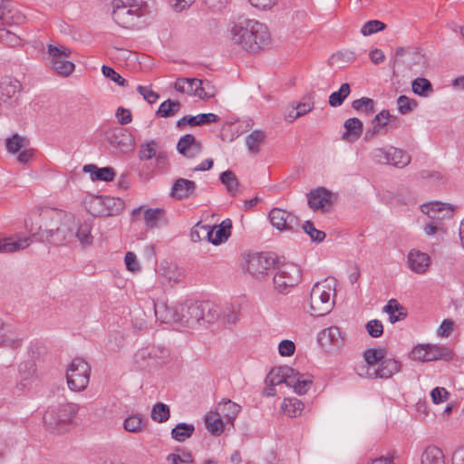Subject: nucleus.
Listing matches in <instances>:
<instances>
[{
  "instance_id": "obj_44",
  "label": "nucleus",
  "mask_w": 464,
  "mask_h": 464,
  "mask_svg": "<svg viewBox=\"0 0 464 464\" xmlns=\"http://www.w3.org/2000/svg\"><path fill=\"white\" fill-rule=\"evenodd\" d=\"M219 179L221 183L225 185L227 192L230 195L235 196L237 194L240 184L237 176L232 170L227 169L223 171L219 176Z\"/></svg>"
},
{
  "instance_id": "obj_28",
  "label": "nucleus",
  "mask_w": 464,
  "mask_h": 464,
  "mask_svg": "<svg viewBox=\"0 0 464 464\" xmlns=\"http://www.w3.org/2000/svg\"><path fill=\"white\" fill-rule=\"evenodd\" d=\"M177 150L187 158L196 157L201 150V144L196 140L192 134H186L179 138Z\"/></svg>"
},
{
  "instance_id": "obj_18",
  "label": "nucleus",
  "mask_w": 464,
  "mask_h": 464,
  "mask_svg": "<svg viewBox=\"0 0 464 464\" xmlns=\"http://www.w3.org/2000/svg\"><path fill=\"white\" fill-rule=\"evenodd\" d=\"M105 139L110 144L121 151L126 152L132 147V139L124 129L114 127L105 132Z\"/></svg>"
},
{
  "instance_id": "obj_11",
  "label": "nucleus",
  "mask_w": 464,
  "mask_h": 464,
  "mask_svg": "<svg viewBox=\"0 0 464 464\" xmlns=\"http://www.w3.org/2000/svg\"><path fill=\"white\" fill-rule=\"evenodd\" d=\"M279 258L274 252H261L252 255L247 261V270L254 276L263 275L265 271L276 268Z\"/></svg>"
},
{
  "instance_id": "obj_19",
  "label": "nucleus",
  "mask_w": 464,
  "mask_h": 464,
  "mask_svg": "<svg viewBox=\"0 0 464 464\" xmlns=\"http://www.w3.org/2000/svg\"><path fill=\"white\" fill-rule=\"evenodd\" d=\"M153 309L157 321L164 324H178L179 314V304L169 306L165 302H154Z\"/></svg>"
},
{
  "instance_id": "obj_22",
  "label": "nucleus",
  "mask_w": 464,
  "mask_h": 464,
  "mask_svg": "<svg viewBox=\"0 0 464 464\" xmlns=\"http://www.w3.org/2000/svg\"><path fill=\"white\" fill-rule=\"evenodd\" d=\"M76 228L75 219L72 214L66 212V218L59 225V230L55 235L53 245H59L63 242H71L74 239V230Z\"/></svg>"
},
{
  "instance_id": "obj_40",
  "label": "nucleus",
  "mask_w": 464,
  "mask_h": 464,
  "mask_svg": "<svg viewBox=\"0 0 464 464\" xmlns=\"http://www.w3.org/2000/svg\"><path fill=\"white\" fill-rule=\"evenodd\" d=\"M180 108L181 103L179 101L168 99L160 103L156 111V116L160 118H169L177 114Z\"/></svg>"
},
{
  "instance_id": "obj_20",
  "label": "nucleus",
  "mask_w": 464,
  "mask_h": 464,
  "mask_svg": "<svg viewBox=\"0 0 464 464\" xmlns=\"http://www.w3.org/2000/svg\"><path fill=\"white\" fill-rule=\"evenodd\" d=\"M317 342L325 349H331L332 347L339 348L343 344V337L339 327L330 326L318 334Z\"/></svg>"
},
{
  "instance_id": "obj_1",
  "label": "nucleus",
  "mask_w": 464,
  "mask_h": 464,
  "mask_svg": "<svg viewBox=\"0 0 464 464\" xmlns=\"http://www.w3.org/2000/svg\"><path fill=\"white\" fill-rule=\"evenodd\" d=\"M230 40L248 53H258L270 44L267 27L254 19L239 17L230 28Z\"/></svg>"
},
{
  "instance_id": "obj_42",
  "label": "nucleus",
  "mask_w": 464,
  "mask_h": 464,
  "mask_svg": "<svg viewBox=\"0 0 464 464\" xmlns=\"http://www.w3.org/2000/svg\"><path fill=\"white\" fill-rule=\"evenodd\" d=\"M92 226L87 221L76 224L74 230V238H77L82 246H89L92 243V236L91 234Z\"/></svg>"
},
{
  "instance_id": "obj_64",
  "label": "nucleus",
  "mask_w": 464,
  "mask_h": 464,
  "mask_svg": "<svg viewBox=\"0 0 464 464\" xmlns=\"http://www.w3.org/2000/svg\"><path fill=\"white\" fill-rule=\"evenodd\" d=\"M449 396V392L443 387H436L430 392V397L434 404L443 402Z\"/></svg>"
},
{
  "instance_id": "obj_14",
  "label": "nucleus",
  "mask_w": 464,
  "mask_h": 464,
  "mask_svg": "<svg viewBox=\"0 0 464 464\" xmlns=\"http://www.w3.org/2000/svg\"><path fill=\"white\" fill-rule=\"evenodd\" d=\"M421 211L433 221L424 226V232L428 236L435 234L440 229V223L437 220L450 217V210L444 208V204L440 202L427 203L420 206Z\"/></svg>"
},
{
  "instance_id": "obj_7",
  "label": "nucleus",
  "mask_w": 464,
  "mask_h": 464,
  "mask_svg": "<svg viewBox=\"0 0 464 464\" xmlns=\"http://www.w3.org/2000/svg\"><path fill=\"white\" fill-rule=\"evenodd\" d=\"M48 61L50 67L59 75L67 77L72 73L75 65L68 58L72 54V50L63 45H48Z\"/></svg>"
},
{
  "instance_id": "obj_32",
  "label": "nucleus",
  "mask_w": 464,
  "mask_h": 464,
  "mask_svg": "<svg viewBox=\"0 0 464 464\" xmlns=\"http://www.w3.org/2000/svg\"><path fill=\"white\" fill-rule=\"evenodd\" d=\"M386 356V350L384 348H370L363 352V358L367 363L365 366H362L361 372H367L368 368L372 372L373 369H376L375 365H380L381 362Z\"/></svg>"
},
{
  "instance_id": "obj_41",
  "label": "nucleus",
  "mask_w": 464,
  "mask_h": 464,
  "mask_svg": "<svg viewBox=\"0 0 464 464\" xmlns=\"http://www.w3.org/2000/svg\"><path fill=\"white\" fill-rule=\"evenodd\" d=\"M187 89H192V95L198 96L200 99H209L214 97V92L206 91L204 87V81L198 78H188V82L186 84Z\"/></svg>"
},
{
  "instance_id": "obj_36",
  "label": "nucleus",
  "mask_w": 464,
  "mask_h": 464,
  "mask_svg": "<svg viewBox=\"0 0 464 464\" xmlns=\"http://www.w3.org/2000/svg\"><path fill=\"white\" fill-rule=\"evenodd\" d=\"M453 358L452 351L446 346L427 344L426 362L436 360L450 361Z\"/></svg>"
},
{
  "instance_id": "obj_55",
  "label": "nucleus",
  "mask_w": 464,
  "mask_h": 464,
  "mask_svg": "<svg viewBox=\"0 0 464 464\" xmlns=\"http://www.w3.org/2000/svg\"><path fill=\"white\" fill-rule=\"evenodd\" d=\"M386 28V24L379 20H370L366 22L361 28V33L363 36H368Z\"/></svg>"
},
{
  "instance_id": "obj_37",
  "label": "nucleus",
  "mask_w": 464,
  "mask_h": 464,
  "mask_svg": "<svg viewBox=\"0 0 464 464\" xmlns=\"http://www.w3.org/2000/svg\"><path fill=\"white\" fill-rule=\"evenodd\" d=\"M30 245V237H24L18 240L11 238H0V253H13L24 249Z\"/></svg>"
},
{
  "instance_id": "obj_27",
  "label": "nucleus",
  "mask_w": 464,
  "mask_h": 464,
  "mask_svg": "<svg viewBox=\"0 0 464 464\" xmlns=\"http://www.w3.org/2000/svg\"><path fill=\"white\" fill-rule=\"evenodd\" d=\"M219 121V117L212 112L200 113L196 116L186 115L177 121L176 126L179 129H183L185 126L189 125L191 127L201 126Z\"/></svg>"
},
{
  "instance_id": "obj_2",
  "label": "nucleus",
  "mask_w": 464,
  "mask_h": 464,
  "mask_svg": "<svg viewBox=\"0 0 464 464\" xmlns=\"http://www.w3.org/2000/svg\"><path fill=\"white\" fill-rule=\"evenodd\" d=\"M178 324L188 328H197L213 324L219 318L215 304L209 301H186L179 304Z\"/></svg>"
},
{
  "instance_id": "obj_30",
  "label": "nucleus",
  "mask_w": 464,
  "mask_h": 464,
  "mask_svg": "<svg viewBox=\"0 0 464 464\" xmlns=\"http://www.w3.org/2000/svg\"><path fill=\"white\" fill-rule=\"evenodd\" d=\"M343 127L345 131L343 132L342 138L343 140L349 142H354L357 140L361 137L363 130L362 121L355 117L346 120Z\"/></svg>"
},
{
  "instance_id": "obj_49",
  "label": "nucleus",
  "mask_w": 464,
  "mask_h": 464,
  "mask_svg": "<svg viewBox=\"0 0 464 464\" xmlns=\"http://www.w3.org/2000/svg\"><path fill=\"white\" fill-rule=\"evenodd\" d=\"M221 413L208 414L205 418V423L208 430L213 435H220L224 431V422L220 416Z\"/></svg>"
},
{
  "instance_id": "obj_15",
  "label": "nucleus",
  "mask_w": 464,
  "mask_h": 464,
  "mask_svg": "<svg viewBox=\"0 0 464 464\" xmlns=\"http://www.w3.org/2000/svg\"><path fill=\"white\" fill-rule=\"evenodd\" d=\"M401 367V362L392 359V358H385L381 362L380 365L373 369L371 372V369L368 368L365 372H358L360 376H364L369 379H388L391 378L395 373L399 372Z\"/></svg>"
},
{
  "instance_id": "obj_13",
  "label": "nucleus",
  "mask_w": 464,
  "mask_h": 464,
  "mask_svg": "<svg viewBox=\"0 0 464 464\" xmlns=\"http://www.w3.org/2000/svg\"><path fill=\"white\" fill-rule=\"evenodd\" d=\"M337 196L324 187L310 190L307 194V203L314 211L329 212Z\"/></svg>"
},
{
  "instance_id": "obj_26",
  "label": "nucleus",
  "mask_w": 464,
  "mask_h": 464,
  "mask_svg": "<svg viewBox=\"0 0 464 464\" xmlns=\"http://www.w3.org/2000/svg\"><path fill=\"white\" fill-rule=\"evenodd\" d=\"M196 183L183 178H179L172 185L170 196L178 200L188 198L195 193Z\"/></svg>"
},
{
  "instance_id": "obj_59",
  "label": "nucleus",
  "mask_w": 464,
  "mask_h": 464,
  "mask_svg": "<svg viewBox=\"0 0 464 464\" xmlns=\"http://www.w3.org/2000/svg\"><path fill=\"white\" fill-rule=\"evenodd\" d=\"M281 372H284V376H285V383L287 385V386H294L297 381H299V379L303 376L302 373H300L299 372L295 371V369H293L292 367H289V366H284L282 367V371H280Z\"/></svg>"
},
{
  "instance_id": "obj_52",
  "label": "nucleus",
  "mask_w": 464,
  "mask_h": 464,
  "mask_svg": "<svg viewBox=\"0 0 464 464\" xmlns=\"http://www.w3.org/2000/svg\"><path fill=\"white\" fill-rule=\"evenodd\" d=\"M352 107L357 111H364L366 114H372L374 112V102L372 99L368 97H362L354 100L352 102Z\"/></svg>"
},
{
  "instance_id": "obj_38",
  "label": "nucleus",
  "mask_w": 464,
  "mask_h": 464,
  "mask_svg": "<svg viewBox=\"0 0 464 464\" xmlns=\"http://www.w3.org/2000/svg\"><path fill=\"white\" fill-rule=\"evenodd\" d=\"M194 431V424L179 422L171 430L170 435L174 440L183 442L186 440L191 438Z\"/></svg>"
},
{
  "instance_id": "obj_8",
  "label": "nucleus",
  "mask_w": 464,
  "mask_h": 464,
  "mask_svg": "<svg viewBox=\"0 0 464 464\" xmlns=\"http://www.w3.org/2000/svg\"><path fill=\"white\" fill-rule=\"evenodd\" d=\"M331 298V287L316 283L310 293V313L314 316H324L331 312L334 306Z\"/></svg>"
},
{
  "instance_id": "obj_31",
  "label": "nucleus",
  "mask_w": 464,
  "mask_h": 464,
  "mask_svg": "<svg viewBox=\"0 0 464 464\" xmlns=\"http://www.w3.org/2000/svg\"><path fill=\"white\" fill-rule=\"evenodd\" d=\"M22 345V338L12 333L0 318V346L15 350Z\"/></svg>"
},
{
  "instance_id": "obj_43",
  "label": "nucleus",
  "mask_w": 464,
  "mask_h": 464,
  "mask_svg": "<svg viewBox=\"0 0 464 464\" xmlns=\"http://www.w3.org/2000/svg\"><path fill=\"white\" fill-rule=\"evenodd\" d=\"M412 92L421 97H429L433 92L431 82L423 77H418L411 82Z\"/></svg>"
},
{
  "instance_id": "obj_25",
  "label": "nucleus",
  "mask_w": 464,
  "mask_h": 464,
  "mask_svg": "<svg viewBox=\"0 0 464 464\" xmlns=\"http://www.w3.org/2000/svg\"><path fill=\"white\" fill-rule=\"evenodd\" d=\"M155 272L168 282H179L184 276V271L167 260L156 264Z\"/></svg>"
},
{
  "instance_id": "obj_57",
  "label": "nucleus",
  "mask_w": 464,
  "mask_h": 464,
  "mask_svg": "<svg viewBox=\"0 0 464 464\" xmlns=\"http://www.w3.org/2000/svg\"><path fill=\"white\" fill-rule=\"evenodd\" d=\"M397 104L398 110L401 114H407L418 106L417 101L409 98L406 95H400L397 99Z\"/></svg>"
},
{
  "instance_id": "obj_5",
  "label": "nucleus",
  "mask_w": 464,
  "mask_h": 464,
  "mask_svg": "<svg viewBox=\"0 0 464 464\" xmlns=\"http://www.w3.org/2000/svg\"><path fill=\"white\" fill-rule=\"evenodd\" d=\"M40 219L37 230L34 236H38L39 239L43 242L53 244L59 225L63 218H66V212L57 209H48L40 214Z\"/></svg>"
},
{
  "instance_id": "obj_48",
  "label": "nucleus",
  "mask_w": 464,
  "mask_h": 464,
  "mask_svg": "<svg viewBox=\"0 0 464 464\" xmlns=\"http://www.w3.org/2000/svg\"><path fill=\"white\" fill-rule=\"evenodd\" d=\"M351 92V87L349 83H343L339 90L334 92L329 96V105L331 107H339L341 106L345 99L349 96Z\"/></svg>"
},
{
  "instance_id": "obj_33",
  "label": "nucleus",
  "mask_w": 464,
  "mask_h": 464,
  "mask_svg": "<svg viewBox=\"0 0 464 464\" xmlns=\"http://www.w3.org/2000/svg\"><path fill=\"white\" fill-rule=\"evenodd\" d=\"M383 312L388 314L391 324L402 321L407 317V310L396 299H391L383 307Z\"/></svg>"
},
{
  "instance_id": "obj_23",
  "label": "nucleus",
  "mask_w": 464,
  "mask_h": 464,
  "mask_svg": "<svg viewBox=\"0 0 464 464\" xmlns=\"http://www.w3.org/2000/svg\"><path fill=\"white\" fill-rule=\"evenodd\" d=\"M20 381L16 383V389L24 392L32 384L36 373V364L34 360H26L22 362L18 366Z\"/></svg>"
},
{
  "instance_id": "obj_9",
  "label": "nucleus",
  "mask_w": 464,
  "mask_h": 464,
  "mask_svg": "<svg viewBox=\"0 0 464 464\" xmlns=\"http://www.w3.org/2000/svg\"><path fill=\"white\" fill-rule=\"evenodd\" d=\"M277 272L273 280L275 288L279 293H286L288 288L296 285L302 277L301 269L295 264L277 266Z\"/></svg>"
},
{
  "instance_id": "obj_17",
  "label": "nucleus",
  "mask_w": 464,
  "mask_h": 464,
  "mask_svg": "<svg viewBox=\"0 0 464 464\" xmlns=\"http://www.w3.org/2000/svg\"><path fill=\"white\" fill-rule=\"evenodd\" d=\"M22 89L19 81L11 77L4 76L0 79V101L8 106H13L18 98Z\"/></svg>"
},
{
  "instance_id": "obj_54",
  "label": "nucleus",
  "mask_w": 464,
  "mask_h": 464,
  "mask_svg": "<svg viewBox=\"0 0 464 464\" xmlns=\"http://www.w3.org/2000/svg\"><path fill=\"white\" fill-rule=\"evenodd\" d=\"M142 417L141 415H130L123 422V428L128 432H139L142 430Z\"/></svg>"
},
{
  "instance_id": "obj_29",
  "label": "nucleus",
  "mask_w": 464,
  "mask_h": 464,
  "mask_svg": "<svg viewBox=\"0 0 464 464\" xmlns=\"http://www.w3.org/2000/svg\"><path fill=\"white\" fill-rule=\"evenodd\" d=\"M82 171L90 174L92 181H112L116 177L115 169L112 167L99 168L94 164H86Z\"/></svg>"
},
{
  "instance_id": "obj_6",
  "label": "nucleus",
  "mask_w": 464,
  "mask_h": 464,
  "mask_svg": "<svg viewBox=\"0 0 464 464\" xmlns=\"http://www.w3.org/2000/svg\"><path fill=\"white\" fill-rule=\"evenodd\" d=\"M91 367L82 358H75L69 364L66 372L67 384L74 392L84 391L90 382Z\"/></svg>"
},
{
  "instance_id": "obj_24",
  "label": "nucleus",
  "mask_w": 464,
  "mask_h": 464,
  "mask_svg": "<svg viewBox=\"0 0 464 464\" xmlns=\"http://www.w3.org/2000/svg\"><path fill=\"white\" fill-rule=\"evenodd\" d=\"M407 262L411 271L423 274L430 265V257L427 253L411 249L407 256Z\"/></svg>"
},
{
  "instance_id": "obj_10",
  "label": "nucleus",
  "mask_w": 464,
  "mask_h": 464,
  "mask_svg": "<svg viewBox=\"0 0 464 464\" xmlns=\"http://www.w3.org/2000/svg\"><path fill=\"white\" fill-rule=\"evenodd\" d=\"M124 208V202L121 198L111 197H96L89 203V211L93 216H114Z\"/></svg>"
},
{
  "instance_id": "obj_58",
  "label": "nucleus",
  "mask_w": 464,
  "mask_h": 464,
  "mask_svg": "<svg viewBox=\"0 0 464 464\" xmlns=\"http://www.w3.org/2000/svg\"><path fill=\"white\" fill-rule=\"evenodd\" d=\"M26 139L14 134L6 140V149L12 153L18 152L23 147L25 146Z\"/></svg>"
},
{
  "instance_id": "obj_45",
  "label": "nucleus",
  "mask_w": 464,
  "mask_h": 464,
  "mask_svg": "<svg viewBox=\"0 0 464 464\" xmlns=\"http://www.w3.org/2000/svg\"><path fill=\"white\" fill-rule=\"evenodd\" d=\"M282 411L289 417L294 418L300 415L304 403L296 398H285L281 406Z\"/></svg>"
},
{
  "instance_id": "obj_16",
  "label": "nucleus",
  "mask_w": 464,
  "mask_h": 464,
  "mask_svg": "<svg viewBox=\"0 0 464 464\" xmlns=\"http://www.w3.org/2000/svg\"><path fill=\"white\" fill-rule=\"evenodd\" d=\"M268 217L272 226L278 230L293 231L299 226V219L295 215L281 208H273Z\"/></svg>"
},
{
  "instance_id": "obj_51",
  "label": "nucleus",
  "mask_w": 464,
  "mask_h": 464,
  "mask_svg": "<svg viewBox=\"0 0 464 464\" xmlns=\"http://www.w3.org/2000/svg\"><path fill=\"white\" fill-rule=\"evenodd\" d=\"M314 92H310L304 97L303 102L296 105L297 111L291 121H294L295 119L303 116L312 111L314 108Z\"/></svg>"
},
{
  "instance_id": "obj_63",
  "label": "nucleus",
  "mask_w": 464,
  "mask_h": 464,
  "mask_svg": "<svg viewBox=\"0 0 464 464\" xmlns=\"http://www.w3.org/2000/svg\"><path fill=\"white\" fill-rule=\"evenodd\" d=\"M124 263L126 268L133 273H136L140 270V265L137 259V256L132 252H127L124 257Z\"/></svg>"
},
{
  "instance_id": "obj_62",
  "label": "nucleus",
  "mask_w": 464,
  "mask_h": 464,
  "mask_svg": "<svg viewBox=\"0 0 464 464\" xmlns=\"http://www.w3.org/2000/svg\"><path fill=\"white\" fill-rule=\"evenodd\" d=\"M282 367L273 368L265 379L266 383H272V385H278L280 383H285V376L284 372H281Z\"/></svg>"
},
{
  "instance_id": "obj_35",
  "label": "nucleus",
  "mask_w": 464,
  "mask_h": 464,
  "mask_svg": "<svg viewBox=\"0 0 464 464\" xmlns=\"http://www.w3.org/2000/svg\"><path fill=\"white\" fill-rule=\"evenodd\" d=\"M168 224L166 210L162 208H147V228L160 227Z\"/></svg>"
},
{
  "instance_id": "obj_56",
  "label": "nucleus",
  "mask_w": 464,
  "mask_h": 464,
  "mask_svg": "<svg viewBox=\"0 0 464 464\" xmlns=\"http://www.w3.org/2000/svg\"><path fill=\"white\" fill-rule=\"evenodd\" d=\"M177 451L181 452V454L170 453L167 456V460L171 464H180V463H192L194 459L190 452L186 451L185 450L177 449Z\"/></svg>"
},
{
  "instance_id": "obj_21",
  "label": "nucleus",
  "mask_w": 464,
  "mask_h": 464,
  "mask_svg": "<svg viewBox=\"0 0 464 464\" xmlns=\"http://www.w3.org/2000/svg\"><path fill=\"white\" fill-rule=\"evenodd\" d=\"M25 19V15L14 8L9 0H2L0 5V22L2 24H22Z\"/></svg>"
},
{
  "instance_id": "obj_12",
  "label": "nucleus",
  "mask_w": 464,
  "mask_h": 464,
  "mask_svg": "<svg viewBox=\"0 0 464 464\" xmlns=\"http://www.w3.org/2000/svg\"><path fill=\"white\" fill-rule=\"evenodd\" d=\"M375 160L381 164H391L396 168H404L411 163V156L404 150L391 147L388 150L378 148L373 150Z\"/></svg>"
},
{
  "instance_id": "obj_34",
  "label": "nucleus",
  "mask_w": 464,
  "mask_h": 464,
  "mask_svg": "<svg viewBox=\"0 0 464 464\" xmlns=\"http://www.w3.org/2000/svg\"><path fill=\"white\" fill-rule=\"evenodd\" d=\"M392 120H395V117L390 113L388 110H382L372 121V128L368 130L365 133V140L371 139L377 132H379L382 128L387 126L389 122Z\"/></svg>"
},
{
  "instance_id": "obj_3",
  "label": "nucleus",
  "mask_w": 464,
  "mask_h": 464,
  "mask_svg": "<svg viewBox=\"0 0 464 464\" xmlns=\"http://www.w3.org/2000/svg\"><path fill=\"white\" fill-rule=\"evenodd\" d=\"M144 2L142 0H133L130 5H126L122 0H112V18L116 24L123 27L139 26L145 14Z\"/></svg>"
},
{
  "instance_id": "obj_47",
  "label": "nucleus",
  "mask_w": 464,
  "mask_h": 464,
  "mask_svg": "<svg viewBox=\"0 0 464 464\" xmlns=\"http://www.w3.org/2000/svg\"><path fill=\"white\" fill-rule=\"evenodd\" d=\"M150 418L159 423L166 422L170 418L169 406L163 402L154 404L150 411Z\"/></svg>"
},
{
  "instance_id": "obj_61",
  "label": "nucleus",
  "mask_w": 464,
  "mask_h": 464,
  "mask_svg": "<svg viewBox=\"0 0 464 464\" xmlns=\"http://www.w3.org/2000/svg\"><path fill=\"white\" fill-rule=\"evenodd\" d=\"M102 72L106 77L117 83L119 86H124L126 80L119 74L113 68L108 65L102 66Z\"/></svg>"
},
{
  "instance_id": "obj_4",
  "label": "nucleus",
  "mask_w": 464,
  "mask_h": 464,
  "mask_svg": "<svg viewBox=\"0 0 464 464\" xmlns=\"http://www.w3.org/2000/svg\"><path fill=\"white\" fill-rule=\"evenodd\" d=\"M78 410V405L74 403H64L50 408L44 415V426L52 432H63L74 419Z\"/></svg>"
},
{
  "instance_id": "obj_39",
  "label": "nucleus",
  "mask_w": 464,
  "mask_h": 464,
  "mask_svg": "<svg viewBox=\"0 0 464 464\" xmlns=\"http://www.w3.org/2000/svg\"><path fill=\"white\" fill-rule=\"evenodd\" d=\"M420 464H445L444 455L436 446H429L421 455Z\"/></svg>"
},
{
  "instance_id": "obj_60",
  "label": "nucleus",
  "mask_w": 464,
  "mask_h": 464,
  "mask_svg": "<svg viewBox=\"0 0 464 464\" xmlns=\"http://www.w3.org/2000/svg\"><path fill=\"white\" fill-rule=\"evenodd\" d=\"M365 328L367 330L368 334L372 338L381 337L383 334V325L382 323L378 319L370 320Z\"/></svg>"
},
{
  "instance_id": "obj_50",
  "label": "nucleus",
  "mask_w": 464,
  "mask_h": 464,
  "mask_svg": "<svg viewBox=\"0 0 464 464\" xmlns=\"http://www.w3.org/2000/svg\"><path fill=\"white\" fill-rule=\"evenodd\" d=\"M218 411L228 420H233L240 411V406L230 400H227L218 405Z\"/></svg>"
},
{
  "instance_id": "obj_53",
  "label": "nucleus",
  "mask_w": 464,
  "mask_h": 464,
  "mask_svg": "<svg viewBox=\"0 0 464 464\" xmlns=\"http://www.w3.org/2000/svg\"><path fill=\"white\" fill-rule=\"evenodd\" d=\"M303 230L304 233L309 235L313 242L320 243L326 237V234L322 230L316 229L314 226V223L310 220H307L304 223Z\"/></svg>"
},
{
  "instance_id": "obj_46",
  "label": "nucleus",
  "mask_w": 464,
  "mask_h": 464,
  "mask_svg": "<svg viewBox=\"0 0 464 464\" xmlns=\"http://www.w3.org/2000/svg\"><path fill=\"white\" fill-rule=\"evenodd\" d=\"M266 134L262 130H254L246 138V144L252 154H257L260 145L265 141Z\"/></svg>"
}]
</instances>
